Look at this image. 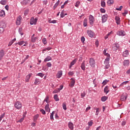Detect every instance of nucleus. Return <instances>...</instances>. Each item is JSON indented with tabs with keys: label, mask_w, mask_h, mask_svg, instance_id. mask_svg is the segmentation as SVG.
<instances>
[{
	"label": "nucleus",
	"mask_w": 130,
	"mask_h": 130,
	"mask_svg": "<svg viewBox=\"0 0 130 130\" xmlns=\"http://www.w3.org/2000/svg\"><path fill=\"white\" fill-rule=\"evenodd\" d=\"M109 60H110V57H107L104 61V63L105 64V68L106 69H108L110 67Z\"/></svg>",
	"instance_id": "2"
},
{
	"label": "nucleus",
	"mask_w": 130,
	"mask_h": 130,
	"mask_svg": "<svg viewBox=\"0 0 130 130\" xmlns=\"http://www.w3.org/2000/svg\"><path fill=\"white\" fill-rule=\"evenodd\" d=\"M24 117H25V115H23V117L21 119H20L19 120H18L17 122H22L23 121Z\"/></svg>",
	"instance_id": "48"
},
{
	"label": "nucleus",
	"mask_w": 130,
	"mask_h": 130,
	"mask_svg": "<svg viewBox=\"0 0 130 130\" xmlns=\"http://www.w3.org/2000/svg\"><path fill=\"white\" fill-rule=\"evenodd\" d=\"M109 81L107 80H106L105 81H104L103 82V84L104 85H106Z\"/></svg>",
	"instance_id": "62"
},
{
	"label": "nucleus",
	"mask_w": 130,
	"mask_h": 130,
	"mask_svg": "<svg viewBox=\"0 0 130 130\" xmlns=\"http://www.w3.org/2000/svg\"><path fill=\"white\" fill-rule=\"evenodd\" d=\"M59 90H58H58H54L53 91V94H55V93H58V91H59Z\"/></svg>",
	"instance_id": "63"
},
{
	"label": "nucleus",
	"mask_w": 130,
	"mask_h": 130,
	"mask_svg": "<svg viewBox=\"0 0 130 130\" xmlns=\"http://www.w3.org/2000/svg\"><path fill=\"white\" fill-rule=\"evenodd\" d=\"M77 61V59H75L74 60H73L70 64V66L69 67V68L71 69L72 68V67H73Z\"/></svg>",
	"instance_id": "16"
},
{
	"label": "nucleus",
	"mask_w": 130,
	"mask_h": 130,
	"mask_svg": "<svg viewBox=\"0 0 130 130\" xmlns=\"http://www.w3.org/2000/svg\"><path fill=\"white\" fill-rule=\"evenodd\" d=\"M122 55L124 57H127L128 55V50L124 51L122 53Z\"/></svg>",
	"instance_id": "17"
},
{
	"label": "nucleus",
	"mask_w": 130,
	"mask_h": 130,
	"mask_svg": "<svg viewBox=\"0 0 130 130\" xmlns=\"http://www.w3.org/2000/svg\"><path fill=\"white\" fill-rule=\"evenodd\" d=\"M81 68L83 71L85 70V61H83V62L82 63L81 66Z\"/></svg>",
	"instance_id": "24"
},
{
	"label": "nucleus",
	"mask_w": 130,
	"mask_h": 130,
	"mask_svg": "<svg viewBox=\"0 0 130 130\" xmlns=\"http://www.w3.org/2000/svg\"><path fill=\"white\" fill-rule=\"evenodd\" d=\"M74 74V73L73 71L69 72V75L70 76H73Z\"/></svg>",
	"instance_id": "60"
},
{
	"label": "nucleus",
	"mask_w": 130,
	"mask_h": 130,
	"mask_svg": "<svg viewBox=\"0 0 130 130\" xmlns=\"http://www.w3.org/2000/svg\"><path fill=\"white\" fill-rule=\"evenodd\" d=\"M5 56V51L3 50H0V60H2L3 57Z\"/></svg>",
	"instance_id": "12"
},
{
	"label": "nucleus",
	"mask_w": 130,
	"mask_h": 130,
	"mask_svg": "<svg viewBox=\"0 0 130 130\" xmlns=\"http://www.w3.org/2000/svg\"><path fill=\"white\" fill-rule=\"evenodd\" d=\"M42 42H43V44L44 45L46 44H47V40H46V39H42Z\"/></svg>",
	"instance_id": "53"
},
{
	"label": "nucleus",
	"mask_w": 130,
	"mask_h": 130,
	"mask_svg": "<svg viewBox=\"0 0 130 130\" xmlns=\"http://www.w3.org/2000/svg\"><path fill=\"white\" fill-rule=\"evenodd\" d=\"M52 60V58L50 56H47L44 59V62H47Z\"/></svg>",
	"instance_id": "22"
},
{
	"label": "nucleus",
	"mask_w": 130,
	"mask_h": 130,
	"mask_svg": "<svg viewBox=\"0 0 130 130\" xmlns=\"http://www.w3.org/2000/svg\"><path fill=\"white\" fill-rule=\"evenodd\" d=\"M6 27V23L4 22H0V28L4 29Z\"/></svg>",
	"instance_id": "15"
},
{
	"label": "nucleus",
	"mask_w": 130,
	"mask_h": 130,
	"mask_svg": "<svg viewBox=\"0 0 130 130\" xmlns=\"http://www.w3.org/2000/svg\"><path fill=\"white\" fill-rule=\"evenodd\" d=\"M86 96V92H83V93H81V98H83Z\"/></svg>",
	"instance_id": "47"
},
{
	"label": "nucleus",
	"mask_w": 130,
	"mask_h": 130,
	"mask_svg": "<svg viewBox=\"0 0 130 130\" xmlns=\"http://www.w3.org/2000/svg\"><path fill=\"white\" fill-rule=\"evenodd\" d=\"M37 19L36 18L35 19L34 18H32L31 19H30V24L31 25H36V23H37Z\"/></svg>",
	"instance_id": "10"
},
{
	"label": "nucleus",
	"mask_w": 130,
	"mask_h": 130,
	"mask_svg": "<svg viewBox=\"0 0 130 130\" xmlns=\"http://www.w3.org/2000/svg\"><path fill=\"white\" fill-rule=\"evenodd\" d=\"M45 110L46 112H48V113L50 112V108L49 107V104H47L45 106Z\"/></svg>",
	"instance_id": "13"
},
{
	"label": "nucleus",
	"mask_w": 130,
	"mask_h": 130,
	"mask_svg": "<svg viewBox=\"0 0 130 130\" xmlns=\"http://www.w3.org/2000/svg\"><path fill=\"white\" fill-rule=\"evenodd\" d=\"M68 126L70 128V129L73 130L74 129V124L72 122H69L68 124Z\"/></svg>",
	"instance_id": "23"
},
{
	"label": "nucleus",
	"mask_w": 130,
	"mask_h": 130,
	"mask_svg": "<svg viewBox=\"0 0 130 130\" xmlns=\"http://www.w3.org/2000/svg\"><path fill=\"white\" fill-rule=\"evenodd\" d=\"M14 107L18 110L21 109L22 108V103L19 101H17L14 104Z\"/></svg>",
	"instance_id": "1"
},
{
	"label": "nucleus",
	"mask_w": 130,
	"mask_h": 130,
	"mask_svg": "<svg viewBox=\"0 0 130 130\" xmlns=\"http://www.w3.org/2000/svg\"><path fill=\"white\" fill-rule=\"evenodd\" d=\"M101 12H102V13H105V12H106V11H105V10L104 9H101Z\"/></svg>",
	"instance_id": "64"
},
{
	"label": "nucleus",
	"mask_w": 130,
	"mask_h": 130,
	"mask_svg": "<svg viewBox=\"0 0 130 130\" xmlns=\"http://www.w3.org/2000/svg\"><path fill=\"white\" fill-rule=\"evenodd\" d=\"M88 124L89 126H91L93 125V122L91 121L89 122H88Z\"/></svg>",
	"instance_id": "61"
},
{
	"label": "nucleus",
	"mask_w": 130,
	"mask_h": 130,
	"mask_svg": "<svg viewBox=\"0 0 130 130\" xmlns=\"http://www.w3.org/2000/svg\"><path fill=\"white\" fill-rule=\"evenodd\" d=\"M44 102H46L47 104H49L50 103V101L49 100V97L48 96H46L43 101V103Z\"/></svg>",
	"instance_id": "19"
},
{
	"label": "nucleus",
	"mask_w": 130,
	"mask_h": 130,
	"mask_svg": "<svg viewBox=\"0 0 130 130\" xmlns=\"http://www.w3.org/2000/svg\"><path fill=\"white\" fill-rule=\"evenodd\" d=\"M64 10H63V11H62V12H61V13L60 17H61V18H63V17H64Z\"/></svg>",
	"instance_id": "49"
},
{
	"label": "nucleus",
	"mask_w": 130,
	"mask_h": 130,
	"mask_svg": "<svg viewBox=\"0 0 130 130\" xmlns=\"http://www.w3.org/2000/svg\"><path fill=\"white\" fill-rule=\"evenodd\" d=\"M62 107L64 110H67V105L66 102H63L62 103Z\"/></svg>",
	"instance_id": "34"
},
{
	"label": "nucleus",
	"mask_w": 130,
	"mask_h": 130,
	"mask_svg": "<svg viewBox=\"0 0 130 130\" xmlns=\"http://www.w3.org/2000/svg\"><path fill=\"white\" fill-rule=\"evenodd\" d=\"M128 82V81L123 82L122 83H121V84H120V86H123L124 85L127 84Z\"/></svg>",
	"instance_id": "50"
},
{
	"label": "nucleus",
	"mask_w": 130,
	"mask_h": 130,
	"mask_svg": "<svg viewBox=\"0 0 130 130\" xmlns=\"http://www.w3.org/2000/svg\"><path fill=\"white\" fill-rule=\"evenodd\" d=\"M106 50H105L104 51V54L106 56H107V57H110V54H109V53H106Z\"/></svg>",
	"instance_id": "41"
},
{
	"label": "nucleus",
	"mask_w": 130,
	"mask_h": 130,
	"mask_svg": "<svg viewBox=\"0 0 130 130\" xmlns=\"http://www.w3.org/2000/svg\"><path fill=\"white\" fill-rule=\"evenodd\" d=\"M117 35L119 36L123 37L126 35V32L124 30H120L117 32Z\"/></svg>",
	"instance_id": "6"
},
{
	"label": "nucleus",
	"mask_w": 130,
	"mask_h": 130,
	"mask_svg": "<svg viewBox=\"0 0 130 130\" xmlns=\"http://www.w3.org/2000/svg\"><path fill=\"white\" fill-rule=\"evenodd\" d=\"M54 100L56 101V102H58L59 99H58V96L57 95V94H55L54 95Z\"/></svg>",
	"instance_id": "31"
},
{
	"label": "nucleus",
	"mask_w": 130,
	"mask_h": 130,
	"mask_svg": "<svg viewBox=\"0 0 130 130\" xmlns=\"http://www.w3.org/2000/svg\"><path fill=\"white\" fill-rule=\"evenodd\" d=\"M37 39V37H36L35 38H31V42L35 43Z\"/></svg>",
	"instance_id": "46"
},
{
	"label": "nucleus",
	"mask_w": 130,
	"mask_h": 130,
	"mask_svg": "<svg viewBox=\"0 0 130 130\" xmlns=\"http://www.w3.org/2000/svg\"><path fill=\"white\" fill-rule=\"evenodd\" d=\"M22 21V17L21 16H19L16 20V25H21V22Z\"/></svg>",
	"instance_id": "8"
},
{
	"label": "nucleus",
	"mask_w": 130,
	"mask_h": 130,
	"mask_svg": "<svg viewBox=\"0 0 130 130\" xmlns=\"http://www.w3.org/2000/svg\"><path fill=\"white\" fill-rule=\"evenodd\" d=\"M129 64V60H124L123 61V66L125 67H127Z\"/></svg>",
	"instance_id": "18"
},
{
	"label": "nucleus",
	"mask_w": 130,
	"mask_h": 130,
	"mask_svg": "<svg viewBox=\"0 0 130 130\" xmlns=\"http://www.w3.org/2000/svg\"><path fill=\"white\" fill-rule=\"evenodd\" d=\"M39 117V115H36L34 117V121L35 122H36L38 119Z\"/></svg>",
	"instance_id": "38"
},
{
	"label": "nucleus",
	"mask_w": 130,
	"mask_h": 130,
	"mask_svg": "<svg viewBox=\"0 0 130 130\" xmlns=\"http://www.w3.org/2000/svg\"><path fill=\"white\" fill-rule=\"evenodd\" d=\"M40 112L42 113V114L45 115L46 114V112L44 109H41Z\"/></svg>",
	"instance_id": "54"
},
{
	"label": "nucleus",
	"mask_w": 130,
	"mask_h": 130,
	"mask_svg": "<svg viewBox=\"0 0 130 130\" xmlns=\"http://www.w3.org/2000/svg\"><path fill=\"white\" fill-rule=\"evenodd\" d=\"M108 5L109 6H111L112 4L114 3V1L113 0H109L107 2Z\"/></svg>",
	"instance_id": "30"
},
{
	"label": "nucleus",
	"mask_w": 130,
	"mask_h": 130,
	"mask_svg": "<svg viewBox=\"0 0 130 130\" xmlns=\"http://www.w3.org/2000/svg\"><path fill=\"white\" fill-rule=\"evenodd\" d=\"M112 31L109 32L105 37V39L106 40L109 38V36H110V35L111 34Z\"/></svg>",
	"instance_id": "44"
},
{
	"label": "nucleus",
	"mask_w": 130,
	"mask_h": 130,
	"mask_svg": "<svg viewBox=\"0 0 130 130\" xmlns=\"http://www.w3.org/2000/svg\"><path fill=\"white\" fill-rule=\"evenodd\" d=\"M85 39L84 37V36L81 37V41L82 43H84L85 42Z\"/></svg>",
	"instance_id": "51"
},
{
	"label": "nucleus",
	"mask_w": 130,
	"mask_h": 130,
	"mask_svg": "<svg viewBox=\"0 0 130 130\" xmlns=\"http://www.w3.org/2000/svg\"><path fill=\"white\" fill-rule=\"evenodd\" d=\"M24 43V41H21L17 43V44L22 46Z\"/></svg>",
	"instance_id": "56"
},
{
	"label": "nucleus",
	"mask_w": 130,
	"mask_h": 130,
	"mask_svg": "<svg viewBox=\"0 0 130 130\" xmlns=\"http://www.w3.org/2000/svg\"><path fill=\"white\" fill-rule=\"evenodd\" d=\"M22 28H19L18 29V31L20 33V34L21 35V36L23 35V33L22 32Z\"/></svg>",
	"instance_id": "43"
},
{
	"label": "nucleus",
	"mask_w": 130,
	"mask_h": 130,
	"mask_svg": "<svg viewBox=\"0 0 130 130\" xmlns=\"http://www.w3.org/2000/svg\"><path fill=\"white\" fill-rule=\"evenodd\" d=\"M89 23L91 25H93L94 24V21H95V19L94 18V17L92 15H90L89 16Z\"/></svg>",
	"instance_id": "5"
},
{
	"label": "nucleus",
	"mask_w": 130,
	"mask_h": 130,
	"mask_svg": "<svg viewBox=\"0 0 130 130\" xmlns=\"http://www.w3.org/2000/svg\"><path fill=\"white\" fill-rule=\"evenodd\" d=\"M83 26L86 27L87 26V19L85 18L83 21Z\"/></svg>",
	"instance_id": "28"
},
{
	"label": "nucleus",
	"mask_w": 130,
	"mask_h": 130,
	"mask_svg": "<svg viewBox=\"0 0 130 130\" xmlns=\"http://www.w3.org/2000/svg\"><path fill=\"white\" fill-rule=\"evenodd\" d=\"M51 49H52L51 47H47L46 48H45L43 50V53H44V51H46L47 50L49 51V50H50Z\"/></svg>",
	"instance_id": "40"
},
{
	"label": "nucleus",
	"mask_w": 130,
	"mask_h": 130,
	"mask_svg": "<svg viewBox=\"0 0 130 130\" xmlns=\"http://www.w3.org/2000/svg\"><path fill=\"white\" fill-rule=\"evenodd\" d=\"M30 3V0H24L22 3L24 5H26Z\"/></svg>",
	"instance_id": "25"
},
{
	"label": "nucleus",
	"mask_w": 130,
	"mask_h": 130,
	"mask_svg": "<svg viewBox=\"0 0 130 130\" xmlns=\"http://www.w3.org/2000/svg\"><path fill=\"white\" fill-rule=\"evenodd\" d=\"M41 81L40 80V79L36 78L35 81V84L36 85H39V84H40Z\"/></svg>",
	"instance_id": "26"
},
{
	"label": "nucleus",
	"mask_w": 130,
	"mask_h": 130,
	"mask_svg": "<svg viewBox=\"0 0 130 130\" xmlns=\"http://www.w3.org/2000/svg\"><path fill=\"white\" fill-rule=\"evenodd\" d=\"M59 2H60V1H59V0H58V1H57V2H56V3L53 6L54 10H55V8H56V7H57V6H58V4H59Z\"/></svg>",
	"instance_id": "37"
},
{
	"label": "nucleus",
	"mask_w": 130,
	"mask_h": 130,
	"mask_svg": "<svg viewBox=\"0 0 130 130\" xmlns=\"http://www.w3.org/2000/svg\"><path fill=\"white\" fill-rule=\"evenodd\" d=\"M119 48V45L118 43H115L113 44L112 49L114 51H117Z\"/></svg>",
	"instance_id": "7"
},
{
	"label": "nucleus",
	"mask_w": 130,
	"mask_h": 130,
	"mask_svg": "<svg viewBox=\"0 0 130 130\" xmlns=\"http://www.w3.org/2000/svg\"><path fill=\"white\" fill-rule=\"evenodd\" d=\"M0 16L5 17V12L3 10L0 11Z\"/></svg>",
	"instance_id": "29"
},
{
	"label": "nucleus",
	"mask_w": 130,
	"mask_h": 130,
	"mask_svg": "<svg viewBox=\"0 0 130 130\" xmlns=\"http://www.w3.org/2000/svg\"><path fill=\"white\" fill-rule=\"evenodd\" d=\"M115 21L117 25L120 24V18L118 16L115 17Z\"/></svg>",
	"instance_id": "14"
},
{
	"label": "nucleus",
	"mask_w": 130,
	"mask_h": 130,
	"mask_svg": "<svg viewBox=\"0 0 130 130\" xmlns=\"http://www.w3.org/2000/svg\"><path fill=\"white\" fill-rule=\"evenodd\" d=\"M109 92L108 87L107 86L104 89V93H106L107 94Z\"/></svg>",
	"instance_id": "42"
},
{
	"label": "nucleus",
	"mask_w": 130,
	"mask_h": 130,
	"mask_svg": "<svg viewBox=\"0 0 130 130\" xmlns=\"http://www.w3.org/2000/svg\"><path fill=\"white\" fill-rule=\"evenodd\" d=\"M127 96L126 94L123 93L121 96L120 100L121 101H125L127 100Z\"/></svg>",
	"instance_id": "9"
},
{
	"label": "nucleus",
	"mask_w": 130,
	"mask_h": 130,
	"mask_svg": "<svg viewBox=\"0 0 130 130\" xmlns=\"http://www.w3.org/2000/svg\"><path fill=\"white\" fill-rule=\"evenodd\" d=\"M128 11L127 10H124V12L123 13V16H126V14H127Z\"/></svg>",
	"instance_id": "59"
},
{
	"label": "nucleus",
	"mask_w": 130,
	"mask_h": 130,
	"mask_svg": "<svg viewBox=\"0 0 130 130\" xmlns=\"http://www.w3.org/2000/svg\"><path fill=\"white\" fill-rule=\"evenodd\" d=\"M107 99H108V97L104 96L102 97L101 101L102 102H104L106 101L107 100Z\"/></svg>",
	"instance_id": "33"
},
{
	"label": "nucleus",
	"mask_w": 130,
	"mask_h": 130,
	"mask_svg": "<svg viewBox=\"0 0 130 130\" xmlns=\"http://www.w3.org/2000/svg\"><path fill=\"white\" fill-rule=\"evenodd\" d=\"M54 111H53V112L50 114V119L54 120Z\"/></svg>",
	"instance_id": "35"
},
{
	"label": "nucleus",
	"mask_w": 130,
	"mask_h": 130,
	"mask_svg": "<svg viewBox=\"0 0 130 130\" xmlns=\"http://www.w3.org/2000/svg\"><path fill=\"white\" fill-rule=\"evenodd\" d=\"M80 5V1H77L76 2V4H75V7H76L77 8H78Z\"/></svg>",
	"instance_id": "45"
},
{
	"label": "nucleus",
	"mask_w": 130,
	"mask_h": 130,
	"mask_svg": "<svg viewBox=\"0 0 130 130\" xmlns=\"http://www.w3.org/2000/svg\"><path fill=\"white\" fill-rule=\"evenodd\" d=\"M108 15L107 14L104 15L102 16V23H105L107 20Z\"/></svg>",
	"instance_id": "11"
},
{
	"label": "nucleus",
	"mask_w": 130,
	"mask_h": 130,
	"mask_svg": "<svg viewBox=\"0 0 130 130\" xmlns=\"http://www.w3.org/2000/svg\"><path fill=\"white\" fill-rule=\"evenodd\" d=\"M4 31V28L0 27V34H3Z\"/></svg>",
	"instance_id": "58"
},
{
	"label": "nucleus",
	"mask_w": 130,
	"mask_h": 130,
	"mask_svg": "<svg viewBox=\"0 0 130 130\" xmlns=\"http://www.w3.org/2000/svg\"><path fill=\"white\" fill-rule=\"evenodd\" d=\"M45 76V74L43 73H39L37 74V76H40L41 78H43Z\"/></svg>",
	"instance_id": "32"
},
{
	"label": "nucleus",
	"mask_w": 130,
	"mask_h": 130,
	"mask_svg": "<svg viewBox=\"0 0 130 130\" xmlns=\"http://www.w3.org/2000/svg\"><path fill=\"white\" fill-rule=\"evenodd\" d=\"M89 65L90 66V67H91L92 68L95 67V60L94 59V58H90L89 59Z\"/></svg>",
	"instance_id": "3"
},
{
	"label": "nucleus",
	"mask_w": 130,
	"mask_h": 130,
	"mask_svg": "<svg viewBox=\"0 0 130 130\" xmlns=\"http://www.w3.org/2000/svg\"><path fill=\"white\" fill-rule=\"evenodd\" d=\"M62 75V71H59L57 73L56 77L58 78H60L61 77Z\"/></svg>",
	"instance_id": "21"
},
{
	"label": "nucleus",
	"mask_w": 130,
	"mask_h": 130,
	"mask_svg": "<svg viewBox=\"0 0 130 130\" xmlns=\"http://www.w3.org/2000/svg\"><path fill=\"white\" fill-rule=\"evenodd\" d=\"M71 86L73 87L75 84V81L73 78L71 79Z\"/></svg>",
	"instance_id": "27"
},
{
	"label": "nucleus",
	"mask_w": 130,
	"mask_h": 130,
	"mask_svg": "<svg viewBox=\"0 0 130 130\" xmlns=\"http://www.w3.org/2000/svg\"><path fill=\"white\" fill-rule=\"evenodd\" d=\"M123 8V6H121L119 8H116V10L118 11H121Z\"/></svg>",
	"instance_id": "57"
},
{
	"label": "nucleus",
	"mask_w": 130,
	"mask_h": 130,
	"mask_svg": "<svg viewBox=\"0 0 130 130\" xmlns=\"http://www.w3.org/2000/svg\"><path fill=\"white\" fill-rule=\"evenodd\" d=\"M1 4L3 5H6L7 3V0H1V2H0Z\"/></svg>",
	"instance_id": "39"
},
{
	"label": "nucleus",
	"mask_w": 130,
	"mask_h": 130,
	"mask_svg": "<svg viewBox=\"0 0 130 130\" xmlns=\"http://www.w3.org/2000/svg\"><path fill=\"white\" fill-rule=\"evenodd\" d=\"M32 73H30V74H28V75H27L26 77V79H25V81L26 82H29V80L30 78V77L32 76Z\"/></svg>",
	"instance_id": "20"
},
{
	"label": "nucleus",
	"mask_w": 130,
	"mask_h": 130,
	"mask_svg": "<svg viewBox=\"0 0 130 130\" xmlns=\"http://www.w3.org/2000/svg\"><path fill=\"white\" fill-rule=\"evenodd\" d=\"M101 6L103 7H105L106 6L105 1H102V2H101Z\"/></svg>",
	"instance_id": "52"
},
{
	"label": "nucleus",
	"mask_w": 130,
	"mask_h": 130,
	"mask_svg": "<svg viewBox=\"0 0 130 130\" xmlns=\"http://www.w3.org/2000/svg\"><path fill=\"white\" fill-rule=\"evenodd\" d=\"M95 110H96V112H95V115H98L99 113H100V109L99 108H95Z\"/></svg>",
	"instance_id": "36"
},
{
	"label": "nucleus",
	"mask_w": 130,
	"mask_h": 130,
	"mask_svg": "<svg viewBox=\"0 0 130 130\" xmlns=\"http://www.w3.org/2000/svg\"><path fill=\"white\" fill-rule=\"evenodd\" d=\"M87 34H88V36L90 38L94 37V36L95 35V34L93 31H92L91 29H88L87 30Z\"/></svg>",
	"instance_id": "4"
},
{
	"label": "nucleus",
	"mask_w": 130,
	"mask_h": 130,
	"mask_svg": "<svg viewBox=\"0 0 130 130\" xmlns=\"http://www.w3.org/2000/svg\"><path fill=\"white\" fill-rule=\"evenodd\" d=\"M47 66L48 68H51L52 67V64L51 62H47Z\"/></svg>",
	"instance_id": "55"
}]
</instances>
